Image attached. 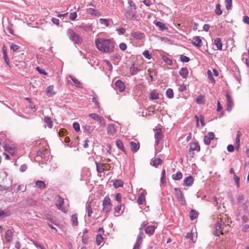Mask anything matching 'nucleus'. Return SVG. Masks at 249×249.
Instances as JSON below:
<instances>
[{
  "label": "nucleus",
  "mask_w": 249,
  "mask_h": 249,
  "mask_svg": "<svg viewBox=\"0 0 249 249\" xmlns=\"http://www.w3.org/2000/svg\"><path fill=\"white\" fill-rule=\"evenodd\" d=\"M95 44L97 48L103 53H110L114 51L115 43L112 39L97 38Z\"/></svg>",
  "instance_id": "f257e3e1"
},
{
  "label": "nucleus",
  "mask_w": 249,
  "mask_h": 249,
  "mask_svg": "<svg viewBox=\"0 0 249 249\" xmlns=\"http://www.w3.org/2000/svg\"><path fill=\"white\" fill-rule=\"evenodd\" d=\"M147 223L143 221L141 225V227L139 228V233L137 236L136 242L134 245L133 249H139L140 246L142 244L143 240V236L144 235L143 229H145L147 225Z\"/></svg>",
  "instance_id": "f03ea898"
},
{
  "label": "nucleus",
  "mask_w": 249,
  "mask_h": 249,
  "mask_svg": "<svg viewBox=\"0 0 249 249\" xmlns=\"http://www.w3.org/2000/svg\"><path fill=\"white\" fill-rule=\"evenodd\" d=\"M128 6L125 16L127 19H132L137 13L136 6L132 0H128Z\"/></svg>",
  "instance_id": "7ed1b4c3"
},
{
  "label": "nucleus",
  "mask_w": 249,
  "mask_h": 249,
  "mask_svg": "<svg viewBox=\"0 0 249 249\" xmlns=\"http://www.w3.org/2000/svg\"><path fill=\"white\" fill-rule=\"evenodd\" d=\"M69 39L75 44H81L82 39L79 35L76 34L72 29H68L67 32Z\"/></svg>",
  "instance_id": "20e7f679"
},
{
  "label": "nucleus",
  "mask_w": 249,
  "mask_h": 249,
  "mask_svg": "<svg viewBox=\"0 0 249 249\" xmlns=\"http://www.w3.org/2000/svg\"><path fill=\"white\" fill-rule=\"evenodd\" d=\"M103 212L107 213L111 211L112 205L111 203V200L108 196H106L104 197L103 200Z\"/></svg>",
  "instance_id": "39448f33"
},
{
  "label": "nucleus",
  "mask_w": 249,
  "mask_h": 249,
  "mask_svg": "<svg viewBox=\"0 0 249 249\" xmlns=\"http://www.w3.org/2000/svg\"><path fill=\"white\" fill-rule=\"evenodd\" d=\"M226 226L224 222L222 220L218 221L215 225V231L213 232V234L215 236H218L220 234H223V230L224 227Z\"/></svg>",
  "instance_id": "423d86ee"
},
{
  "label": "nucleus",
  "mask_w": 249,
  "mask_h": 249,
  "mask_svg": "<svg viewBox=\"0 0 249 249\" xmlns=\"http://www.w3.org/2000/svg\"><path fill=\"white\" fill-rule=\"evenodd\" d=\"M154 137L155 139V146H158L160 141L163 138L162 131L161 128L159 127L155 130Z\"/></svg>",
  "instance_id": "0eeeda50"
},
{
  "label": "nucleus",
  "mask_w": 249,
  "mask_h": 249,
  "mask_svg": "<svg viewBox=\"0 0 249 249\" xmlns=\"http://www.w3.org/2000/svg\"><path fill=\"white\" fill-rule=\"evenodd\" d=\"M200 150V147L198 142H192L190 144L189 149V154L193 157L194 155V151L199 152Z\"/></svg>",
  "instance_id": "6e6552de"
},
{
  "label": "nucleus",
  "mask_w": 249,
  "mask_h": 249,
  "mask_svg": "<svg viewBox=\"0 0 249 249\" xmlns=\"http://www.w3.org/2000/svg\"><path fill=\"white\" fill-rule=\"evenodd\" d=\"M215 135L214 133L210 132L208 133L207 135H205L204 137V142L206 145H209L211 141L214 139Z\"/></svg>",
  "instance_id": "1a4fd4ad"
},
{
  "label": "nucleus",
  "mask_w": 249,
  "mask_h": 249,
  "mask_svg": "<svg viewBox=\"0 0 249 249\" xmlns=\"http://www.w3.org/2000/svg\"><path fill=\"white\" fill-rule=\"evenodd\" d=\"M83 128L84 129L85 132H87L89 134H90L93 132L95 129V126L91 122L87 123Z\"/></svg>",
  "instance_id": "9d476101"
},
{
  "label": "nucleus",
  "mask_w": 249,
  "mask_h": 249,
  "mask_svg": "<svg viewBox=\"0 0 249 249\" xmlns=\"http://www.w3.org/2000/svg\"><path fill=\"white\" fill-rule=\"evenodd\" d=\"M114 88L116 90L122 92L125 89V85L122 81L118 80L115 82L114 86Z\"/></svg>",
  "instance_id": "9b49d317"
},
{
  "label": "nucleus",
  "mask_w": 249,
  "mask_h": 249,
  "mask_svg": "<svg viewBox=\"0 0 249 249\" xmlns=\"http://www.w3.org/2000/svg\"><path fill=\"white\" fill-rule=\"evenodd\" d=\"M117 132V127L114 124H108L107 126V133L108 135L113 136Z\"/></svg>",
  "instance_id": "f8f14e48"
},
{
  "label": "nucleus",
  "mask_w": 249,
  "mask_h": 249,
  "mask_svg": "<svg viewBox=\"0 0 249 249\" xmlns=\"http://www.w3.org/2000/svg\"><path fill=\"white\" fill-rule=\"evenodd\" d=\"M226 99H227V110L228 111H231V110L232 107L233 105V103L232 100L230 96V95L228 94H226Z\"/></svg>",
  "instance_id": "ddd939ff"
},
{
  "label": "nucleus",
  "mask_w": 249,
  "mask_h": 249,
  "mask_svg": "<svg viewBox=\"0 0 249 249\" xmlns=\"http://www.w3.org/2000/svg\"><path fill=\"white\" fill-rule=\"evenodd\" d=\"M130 35L132 37L137 40H141L144 36V34L140 32H131Z\"/></svg>",
  "instance_id": "4468645a"
},
{
  "label": "nucleus",
  "mask_w": 249,
  "mask_h": 249,
  "mask_svg": "<svg viewBox=\"0 0 249 249\" xmlns=\"http://www.w3.org/2000/svg\"><path fill=\"white\" fill-rule=\"evenodd\" d=\"M176 195L179 203L182 205H185L186 204V202L184 195L181 191H179Z\"/></svg>",
  "instance_id": "2eb2a0df"
},
{
  "label": "nucleus",
  "mask_w": 249,
  "mask_h": 249,
  "mask_svg": "<svg viewBox=\"0 0 249 249\" xmlns=\"http://www.w3.org/2000/svg\"><path fill=\"white\" fill-rule=\"evenodd\" d=\"M192 44L197 47H201L202 44V41L199 36H195L192 39Z\"/></svg>",
  "instance_id": "dca6fc26"
},
{
  "label": "nucleus",
  "mask_w": 249,
  "mask_h": 249,
  "mask_svg": "<svg viewBox=\"0 0 249 249\" xmlns=\"http://www.w3.org/2000/svg\"><path fill=\"white\" fill-rule=\"evenodd\" d=\"M194 182V179L191 176L185 178L183 180V185L185 186H191Z\"/></svg>",
  "instance_id": "f3484780"
},
{
  "label": "nucleus",
  "mask_w": 249,
  "mask_h": 249,
  "mask_svg": "<svg viewBox=\"0 0 249 249\" xmlns=\"http://www.w3.org/2000/svg\"><path fill=\"white\" fill-rule=\"evenodd\" d=\"M2 50L3 52V59L5 62V63L7 64V65H9L10 64V61L9 58L8 57L7 54V49L5 45H3L2 48Z\"/></svg>",
  "instance_id": "a211bd4d"
},
{
  "label": "nucleus",
  "mask_w": 249,
  "mask_h": 249,
  "mask_svg": "<svg viewBox=\"0 0 249 249\" xmlns=\"http://www.w3.org/2000/svg\"><path fill=\"white\" fill-rule=\"evenodd\" d=\"M179 73L183 78H186L189 71L186 67H183L179 70Z\"/></svg>",
  "instance_id": "6ab92c4d"
},
{
  "label": "nucleus",
  "mask_w": 249,
  "mask_h": 249,
  "mask_svg": "<svg viewBox=\"0 0 249 249\" xmlns=\"http://www.w3.org/2000/svg\"><path fill=\"white\" fill-rule=\"evenodd\" d=\"M54 87L53 85H50L46 89V94L48 96H53L55 94V92L54 91Z\"/></svg>",
  "instance_id": "aec40b11"
},
{
  "label": "nucleus",
  "mask_w": 249,
  "mask_h": 249,
  "mask_svg": "<svg viewBox=\"0 0 249 249\" xmlns=\"http://www.w3.org/2000/svg\"><path fill=\"white\" fill-rule=\"evenodd\" d=\"M141 70L136 67L134 63L132 64L130 68V72L132 75H134L137 74V73Z\"/></svg>",
  "instance_id": "412c9836"
},
{
  "label": "nucleus",
  "mask_w": 249,
  "mask_h": 249,
  "mask_svg": "<svg viewBox=\"0 0 249 249\" xmlns=\"http://www.w3.org/2000/svg\"><path fill=\"white\" fill-rule=\"evenodd\" d=\"M13 237V232L11 230H7L5 234V239L7 242H10Z\"/></svg>",
  "instance_id": "4be33fe9"
},
{
  "label": "nucleus",
  "mask_w": 249,
  "mask_h": 249,
  "mask_svg": "<svg viewBox=\"0 0 249 249\" xmlns=\"http://www.w3.org/2000/svg\"><path fill=\"white\" fill-rule=\"evenodd\" d=\"M131 150L133 152H136L140 148V145L139 143L131 142L130 143Z\"/></svg>",
  "instance_id": "5701e85b"
},
{
  "label": "nucleus",
  "mask_w": 249,
  "mask_h": 249,
  "mask_svg": "<svg viewBox=\"0 0 249 249\" xmlns=\"http://www.w3.org/2000/svg\"><path fill=\"white\" fill-rule=\"evenodd\" d=\"M79 28L83 30L85 32L91 31L93 29L92 24H82L79 26Z\"/></svg>",
  "instance_id": "b1692460"
},
{
  "label": "nucleus",
  "mask_w": 249,
  "mask_h": 249,
  "mask_svg": "<svg viewBox=\"0 0 249 249\" xmlns=\"http://www.w3.org/2000/svg\"><path fill=\"white\" fill-rule=\"evenodd\" d=\"M155 230V227L154 226H149L145 229V231L146 233L152 235L154 234Z\"/></svg>",
  "instance_id": "393cba45"
},
{
  "label": "nucleus",
  "mask_w": 249,
  "mask_h": 249,
  "mask_svg": "<svg viewBox=\"0 0 249 249\" xmlns=\"http://www.w3.org/2000/svg\"><path fill=\"white\" fill-rule=\"evenodd\" d=\"M214 45L216 46L217 50H221L222 48V43L221 39L219 37L215 38L214 40Z\"/></svg>",
  "instance_id": "a878e982"
},
{
  "label": "nucleus",
  "mask_w": 249,
  "mask_h": 249,
  "mask_svg": "<svg viewBox=\"0 0 249 249\" xmlns=\"http://www.w3.org/2000/svg\"><path fill=\"white\" fill-rule=\"evenodd\" d=\"M161 163L162 160L160 158H158L152 159L151 162V164L155 167H157Z\"/></svg>",
  "instance_id": "bb28decb"
},
{
  "label": "nucleus",
  "mask_w": 249,
  "mask_h": 249,
  "mask_svg": "<svg viewBox=\"0 0 249 249\" xmlns=\"http://www.w3.org/2000/svg\"><path fill=\"white\" fill-rule=\"evenodd\" d=\"M95 163L96 165L97 171L100 173H103L105 170L104 168L105 164L102 163H98L97 162H96Z\"/></svg>",
  "instance_id": "cd10ccee"
},
{
  "label": "nucleus",
  "mask_w": 249,
  "mask_h": 249,
  "mask_svg": "<svg viewBox=\"0 0 249 249\" xmlns=\"http://www.w3.org/2000/svg\"><path fill=\"white\" fill-rule=\"evenodd\" d=\"M36 186L40 189H45L46 188V185L45 183L42 180H37L36 182Z\"/></svg>",
  "instance_id": "c85d7f7f"
},
{
  "label": "nucleus",
  "mask_w": 249,
  "mask_h": 249,
  "mask_svg": "<svg viewBox=\"0 0 249 249\" xmlns=\"http://www.w3.org/2000/svg\"><path fill=\"white\" fill-rule=\"evenodd\" d=\"M116 144L117 146L118 147V148H119L120 149L122 150L125 153H126L124 147V144L123 143L122 141L121 140H120V139L116 140Z\"/></svg>",
  "instance_id": "c756f323"
},
{
  "label": "nucleus",
  "mask_w": 249,
  "mask_h": 249,
  "mask_svg": "<svg viewBox=\"0 0 249 249\" xmlns=\"http://www.w3.org/2000/svg\"><path fill=\"white\" fill-rule=\"evenodd\" d=\"M198 215V213L196 210H191L189 213V216L191 220H194Z\"/></svg>",
  "instance_id": "7c9ffc66"
},
{
  "label": "nucleus",
  "mask_w": 249,
  "mask_h": 249,
  "mask_svg": "<svg viewBox=\"0 0 249 249\" xmlns=\"http://www.w3.org/2000/svg\"><path fill=\"white\" fill-rule=\"evenodd\" d=\"M145 201L144 195L143 193H141L138 198V203L139 205H142Z\"/></svg>",
  "instance_id": "2f4dec72"
},
{
  "label": "nucleus",
  "mask_w": 249,
  "mask_h": 249,
  "mask_svg": "<svg viewBox=\"0 0 249 249\" xmlns=\"http://www.w3.org/2000/svg\"><path fill=\"white\" fill-rule=\"evenodd\" d=\"M196 103L199 105H203L205 104L204 96L202 95H199L196 99Z\"/></svg>",
  "instance_id": "473e14b6"
},
{
  "label": "nucleus",
  "mask_w": 249,
  "mask_h": 249,
  "mask_svg": "<svg viewBox=\"0 0 249 249\" xmlns=\"http://www.w3.org/2000/svg\"><path fill=\"white\" fill-rule=\"evenodd\" d=\"M182 178V174L180 172H178L176 174L172 175V178L174 180H180Z\"/></svg>",
  "instance_id": "72a5a7b5"
},
{
  "label": "nucleus",
  "mask_w": 249,
  "mask_h": 249,
  "mask_svg": "<svg viewBox=\"0 0 249 249\" xmlns=\"http://www.w3.org/2000/svg\"><path fill=\"white\" fill-rule=\"evenodd\" d=\"M166 95L167 97L170 99H172L174 98V93L173 90L172 89H168L166 91Z\"/></svg>",
  "instance_id": "f704fd0d"
},
{
  "label": "nucleus",
  "mask_w": 249,
  "mask_h": 249,
  "mask_svg": "<svg viewBox=\"0 0 249 249\" xmlns=\"http://www.w3.org/2000/svg\"><path fill=\"white\" fill-rule=\"evenodd\" d=\"M113 186L115 188H118L123 186V182L121 180L117 179L113 183Z\"/></svg>",
  "instance_id": "c9c22d12"
},
{
  "label": "nucleus",
  "mask_w": 249,
  "mask_h": 249,
  "mask_svg": "<svg viewBox=\"0 0 249 249\" xmlns=\"http://www.w3.org/2000/svg\"><path fill=\"white\" fill-rule=\"evenodd\" d=\"M156 25L157 26H158L159 28H160V30H161V31H163L164 30L167 29V27H166V25L162 22L158 21L156 23Z\"/></svg>",
  "instance_id": "e433bc0d"
},
{
  "label": "nucleus",
  "mask_w": 249,
  "mask_h": 249,
  "mask_svg": "<svg viewBox=\"0 0 249 249\" xmlns=\"http://www.w3.org/2000/svg\"><path fill=\"white\" fill-rule=\"evenodd\" d=\"M225 4L227 10H229L231 9L232 0H225Z\"/></svg>",
  "instance_id": "4c0bfd02"
},
{
  "label": "nucleus",
  "mask_w": 249,
  "mask_h": 249,
  "mask_svg": "<svg viewBox=\"0 0 249 249\" xmlns=\"http://www.w3.org/2000/svg\"><path fill=\"white\" fill-rule=\"evenodd\" d=\"M220 7L221 5L219 3L217 4L215 6V13L218 16L221 15L222 13Z\"/></svg>",
  "instance_id": "58836bf2"
},
{
  "label": "nucleus",
  "mask_w": 249,
  "mask_h": 249,
  "mask_svg": "<svg viewBox=\"0 0 249 249\" xmlns=\"http://www.w3.org/2000/svg\"><path fill=\"white\" fill-rule=\"evenodd\" d=\"M242 134L241 131H237L236 132V138H235V143L240 144V137L242 136Z\"/></svg>",
  "instance_id": "ea45409f"
},
{
  "label": "nucleus",
  "mask_w": 249,
  "mask_h": 249,
  "mask_svg": "<svg viewBox=\"0 0 249 249\" xmlns=\"http://www.w3.org/2000/svg\"><path fill=\"white\" fill-rule=\"evenodd\" d=\"M103 240V237L101 234H97L96 237V242L98 245L101 244Z\"/></svg>",
  "instance_id": "a19ab883"
},
{
  "label": "nucleus",
  "mask_w": 249,
  "mask_h": 249,
  "mask_svg": "<svg viewBox=\"0 0 249 249\" xmlns=\"http://www.w3.org/2000/svg\"><path fill=\"white\" fill-rule=\"evenodd\" d=\"M99 22L100 24L102 25H105L106 27H108L109 25V20L106 18H100Z\"/></svg>",
  "instance_id": "79ce46f5"
},
{
  "label": "nucleus",
  "mask_w": 249,
  "mask_h": 249,
  "mask_svg": "<svg viewBox=\"0 0 249 249\" xmlns=\"http://www.w3.org/2000/svg\"><path fill=\"white\" fill-rule=\"evenodd\" d=\"M159 98V94L155 91L151 92L150 93V99L156 100Z\"/></svg>",
  "instance_id": "37998d69"
},
{
  "label": "nucleus",
  "mask_w": 249,
  "mask_h": 249,
  "mask_svg": "<svg viewBox=\"0 0 249 249\" xmlns=\"http://www.w3.org/2000/svg\"><path fill=\"white\" fill-rule=\"evenodd\" d=\"M3 148L5 151H7L11 155H14V153H11V151L13 150L14 147H11L9 145H5Z\"/></svg>",
  "instance_id": "c03bdc74"
},
{
  "label": "nucleus",
  "mask_w": 249,
  "mask_h": 249,
  "mask_svg": "<svg viewBox=\"0 0 249 249\" xmlns=\"http://www.w3.org/2000/svg\"><path fill=\"white\" fill-rule=\"evenodd\" d=\"M44 121L45 123L47 124L48 126L50 128H52L53 126L52 124V122L51 121V119L48 117H46L44 119Z\"/></svg>",
  "instance_id": "a18cd8bd"
},
{
  "label": "nucleus",
  "mask_w": 249,
  "mask_h": 249,
  "mask_svg": "<svg viewBox=\"0 0 249 249\" xmlns=\"http://www.w3.org/2000/svg\"><path fill=\"white\" fill-rule=\"evenodd\" d=\"M165 174V170L164 169H163L161 172V177L160 178V182L162 184H163L166 182Z\"/></svg>",
  "instance_id": "49530a36"
},
{
  "label": "nucleus",
  "mask_w": 249,
  "mask_h": 249,
  "mask_svg": "<svg viewBox=\"0 0 249 249\" xmlns=\"http://www.w3.org/2000/svg\"><path fill=\"white\" fill-rule=\"evenodd\" d=\"M71 220L72 221L73 225L75 226H77L78 225V218L77 215L76 214H72Z\"/></svg>",
  "instance_id": "de8ad7c7"
},
{
  "label": "nucleus",
  "mask_w": 249,
  "mask_h": 249,
  "mask_svg": "<svg viewBox=\"0 0 249 249\" xmlns=\"http://www.w3.org/2000/svg\"><path fill=\"white\" fill-rule=\"evenodd\" d=\"M70 78L71 80L72 81V82L75 84V85L78 87L80 88V82L79 80H78L77 79H76L75 77H74L72 76H71Z\"/></svg>",
  "instance_id": "09e8293b"
},
{
  "label": "nucleus",
  "mask_w": 249,
  "mask_h": 249,
  "mask_svg": "<svg viewBox=\"0 0 249 249\" xmlns=\"http://www.w3.org/2000/svg\"><path fill=\"white\" fill-rule=\"evenodd\" d=\"M89 116L93 119L98 121L101 117V116L96 114V113H90L89 115Z\"/></svg>",
  "instance_id": "8fccbe9b"
},
{
  "label": "nucleus",
  "mask_w": 249,
  "mask_h": 249,
  "mask_svg": "<svg viewBox=\"0 0 249 249\" xmlns=\"http://www.w3.org/2000/svg\"><path fill=\"white\" fill-rule=\"evenodd\" d=\"M87 213H88V216L89 217H90L91 215V213H92V208H91V206L90 203H89L88 205V206H87Z\"/></svg>",
  "instance_id": "3c124183"
},
{
  "label": "nucleus",
  "mask_w": 249,
  "mask_h": 249,
  "mask_svg": "<svg viewBox=\"0 0 249 249\" xmlns=\"http://www.w3.org/2000/svg\"><path fill=\"white\" fill-rule=\"evenodd\" d=\"M77 17V14L76 12L71 13L69 15V18L71 20H74Z\"/></svg>",
  "instance_id": "603ef678"
},
{
  "label": "nucleus",
  "mask_w": 249,
  "mask_h": 249,
  "mask_svg": "<svg viewBox=\"0 0 249 249\" xmlns=\"http://www.w3.org/2000/svg\"><path fill=\"white\" fill-rule=\"evenodd\" d=\"M207 74L208 75L209 80L213 83H215V80L212 75V71L210 70H208Z\"/></svg>",
  "instance_id": "864d4df0"
},
{
  "label": "nucleus",
  "mask_w": 249,
  "mask_h": 249,
  "mask_svg": "<svg viewBox=\"0 0 249 249\" xmlns=\"http://www.w3.org/2000/svg\"><path fill=\"white\" fill-rule=\"evenodd\" d=\"M180 60L183 62H188L190 61L189 57L184 55H181L180 57Z\"/></svg>",
  "instance_id": "5fc2aeb1"
},
{
  "label": "nucleus",
  "mask_w": 249,
  "mask_h": 249,
  "mask_svg": "<svg viewBox=\"0 0 249 249\" xmlns=\"http://www.w3.org/2000/svg\"><path fill=\"white\" fill-rule=\"evenodd\" d=\"M98 122L99 123L101 126H102V127H104L106 126V121L103 117L101 116V117L100 118V119L98 121Z\"/></svg>",
  "instance_id": "6e6d98bb"
},
{
  "label": "nucleus",
  "mask_w": 249,
  "mask_h": 249,
  "mask_svg": "<svg viewBox=\"0 0 249 249\" xmlns=\"http://www.w3.org/2000/svg\"><path fill=\"white\" fill-rule=\"evenodd\" d=\"M245 55H247V53H244L242 54V60L243 61H245L247 66L249 67V61L248 60V58H244V56Z\"/></svg>",
  "instance_id": "4d7b16f0"
},
{
  "label": "nucleus",
  "mask_w": 249,
  "mask_h": 249,
  "mask_svg": "<svg viewBox=\"0 0 249 249\" xmlns=\"http://www.w3.org/2000/svg\"><path fill=\"white\" fill-rule=\"evenodd\" d=\"M239 180L240 178L238 176H236L235 174H234V180L235 182V184L237 188H239L240 186Z\"/></svg>",
  "instance_id": "13d9d810"
},
{
  "label": "nucleus",
  "mask_w": 249,
  "mask_h": 249,
  "mask_svg": "<svg viewBox=\"0 0 249 249\" xmlns=\"http://www.w3.org/2000/svg\"><path fill=\"white\" fill-rule=\"evenodd\" d=\"M19 48V46L12 43L10 46V49L12 50L14 52L17 51Z\"/></svg>",
  "instance_id": "bf43d9fd"
},
{
  "label": "nucleus",
  "mask_w": 249,
  "mask_h": 249,
  "mask_svg": "<svg viewBox=\"0 0 249 249\" xmlns=\"http://www.w3.org/2000/svg\"><path fill=\"white\" fill-rule=\"evenodd\" d=\"M87 12L91 15L97 16L96 11L93 8H88L87 9Z\"/></svg>",
  "instance_id": "052dcab7"
},
{
  "label": "nucleus",
  "mask_w": 249,
  "mask_h": 249,
  "mask_svg": "<svg viewBox=\"0 0 249 249\" xmlns=\"http://www.w3.org/2000/svg\"><path fill=\"white\" fill-rule=\"evenodd\" d=\"M98 100V98L96 96H94L92 98V101L94 103L95 106H96L97 107H99V103Z\"/></svg>",
  "instance_id": "680f3d73"
},
{
  "label": "nucleus",
  "mask_w": 249,
  "mask_h": 249,
  "mask_svg": "<svg viewBox=\"0 0 249 249\" xmlns=\"http://www.w3.org/2000/svg\"><path fill=\"white\" fill-rule=\"evenodd\" d=\"M142 54L145 58L148 59L151 58V55L149 53V52L148 50L144 51Z\"/></svg>",
  "instance_id": "e2e57ef3"
},
{
  "label": "nucleus",
  "mask_w": 249,
  "mask_h": 249,
  "mask_svg": "<svg viewBox=\"0 0 249 249\" xmlns=\"http://www.w3.org/2000/svg\"><path fill=\"white\" fill-rule=\"evenodd\" d=\"M116 31L118 32L119 35H124L126 32L125 28L123 27H120L117 29Z\"/></svg>",
  "instance_id": "0e129e2a"
},
{
  "label": "nucleus",
  "mask_w": 249,
  "mask_h": 249,
  "mask_svg": "<svg viewBox=\"0 0 249 249\" xmlns=\"http://www.w3.org/2000/svg\"><path fill=\"white\" fill-rule=\"evenodd\" d=\"M73 127L76 132H78L80 130V125L77 122L73 123Z\"/></svg>",
  "instance_id": "69168bd1"
},
{
  "label": "nucleus",
  "mask_w": 249,
  "mask_h": 249,
  "mask_svg": "<svg viewBox=\"0 0 249 249\" xmlns=\"http://www.w3.org/2000/svg\"><path fill=\"white\" fill-rule=\"evenodd\" d=\"M119 48L122 51H125L127 49V45L125 43H121L119 45Z\"/></svg>",
  "instance_id": "338daca9"
},
{
  "label": "nucleus",
  "mask_w": 249,
  "mask_h": 249,
  "mask_svg": "<svg viewBox=\"0 0 249 249\" xmlns=\"http://www.w3.org/2000/svg\"><path fill=\"white\" fill-rule=\"evenodd\" d=\"M178 90L179 91L183 92L186 90V86L184 84H182L179 86Z\"/></svg>",
  "instance_id": "774afa93"
}]
</instances>
